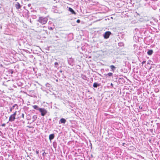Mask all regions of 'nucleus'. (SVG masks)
<instances>
[{
    "label": "nucleus",
    "instance_id": "obj_31",
    "mask_svg": "<svg viewBox=\"0 0 160 160\" xmlns=\"http://www.w3.org/2000/svg\"><path fill=\"white\" fill-rule=\"evenodd\" d=\"M139 108H142L140 107H140H139Z\"/></svg>",
    "mask_w": 160,
    "mask_h": 160
},
{
    "label": "nucleus",
    "instance_id": "obj_5",
    "mask_svg": "<svg viewBox=\"0 0 160 160\" xmlns=\"http://www.w3.org/2000/svg\"><path fill=\"white\" fill-rule=\"evenodd\" d=\"M111 33L110 32H106L104 35V37L105 39H107L109 38Z\"/></svg>",
    "mask_w": 160,
    "mask_h": 160
},
{
    "label": "nucleus",
    "instance_id": "obj_4",
    "mask_svg": "<svg viewBox=\"0 0 160 160\" xmlns=\"http://www.w3.org/2000/svg\"><path fill=\"white\" fill-rule=\"evenodd\" d=\"M39 111L41 113V115L42 116H44L47 113L46 111L44 108H40L39 109Z\"/></svg>",
    "mask_w": 160,
    "mask_h": 160
},
{
    "label": "nucleus",
    "instance_id": "obj_7",
    "mask_svg": "<svg viewBox=\"0 0 160 160\" xmlns=\"http://www.w3.org/2000/svg\"><path fill=\"white\" fill-rule=\"evenodd\" d=\"M118 82H119V83H121V84H122L124 83L125 80L123 78H121L118 79Z\"/></svg>",
    "mask_w": 160,
    "mask_h": 160
},
{
    "label": "nucleus",
    "instance_id": "obj_1",
    "mask_svg": "<svg viewBox=\"0 0 160 160\" xmlns=\"http://www.w3.org/2000/svg\"><path fill=\"white\" fill-rule=\"evenodd\" d=\"M17 112L16 111L13 114L11 115L9 118V120L10 122H12L14 121L15 119V116L16 115Z\"/></svg>",
    "mask_w": 160,
    "mask_h": 160
},
{
    "label": "nucleus",
    "instance_id": "obj_18",
    "mask_svg": "<svg viewBox=\"0 0 160 160\" xmlns=\"http://www.w3.org/2000/svg\"><path fill=\"white\" fill-rule=\"evenodd\" d=\"M58 62H55L54 63V66L56 68L58 67Z\"/></svg>",
    "mask_w": 160,
    "mask_h": 160
},
{
    "label": "nucleus",
    "instance_id": "obj_10",
    "mask_svg": "<svg viewBox=\"0 0 160 160\" xmlns=\"http://www.w3.org/2000/svg\"><path fill=\"white\" fill-rule=\"evenodd\" d=\"M66 122V120L63 118H62L60 119L59 121V123H61L64 124Z\"/></svg>",
    "mask_w": 160,
    "mask_h": 160
},
{
    "label": "nucleus",
    "instance_id": "obj_28",
    "mask_svg": "<svg viewBox=\"0 0 160 160\" xmlns=\"http://www.w3.org/2000/svg\"><path fill=\"white\" fill-rule=\"evenodd\" d=\"M49 138L50 139V135H49Z\"/></svg>",
    "mask_w": 160,
    "mask_h": 160
},
{
    "label": "nucleus",
    "instance_id": "obj_26",
    "mask_svg": "<svg viewBox=\"0 0 160 160\" xmlns=\"http://www.w3.org/2000/svg\"><path fill=\"white\" fill-rule=\"evenodd\" d=\"M36 152H37V154H38V151H37Z\"/></svg>",
    "mask_w": 160,
    "mask_h": 160
},
{
    "label": "nucleus",
    "instance_id": "obj_25",
    "mask_svg": "<svg viewBox=\"0 0 160 160\" xmlns=\"http://www.w3.org/2000/svg\"><path fill=\"white\" fill-rule=\"evenodd\" d=\"M111 85L113 87V84L112 83H111Z\"/></svg>",
    "mask_w": 160,
    "mask_h": 160
},
{
    "label": "nucleus",
    "instance_id": "obj_2",
    "mask_svg": "<svg viewBox=\"0 0 160 160\" xmlns=\"http://www.w3.org/2000/svg\"><path fill=\"white\" fill-rule=\"evenodd\" d=\"M26 130L28 132L32 133L35 132V129L32 126H27Z\"/></svg>",
    "mask_w": 160,
    "mask_h": 160
},
{
    "label": "nucleus",
    "instance_id": "obj_27",
    "mask_svg": "<svg viewBox=\"0 0 160 160\" xmlns=\"http://www.w3.org/2000/svg\"><path fill=\"white\" fill-rule=\"evenodd\" d=\"M50 29H51V30H52V27H51Z\"/></svg>",
    "mask_w": 160,
    "mask_h": 160
},
{
    "label": "nucleus",
    "instance_id": "obj_8",
    "mask_svg": "<svg viewBox=\"0 0 160 160\" xmlns=\"http://www.w3.org/2000/svg\"><path fill=\"white\" fill-rule=\"evenodd\" d=\"M101 85L100 83H98L97 82H94L93 84V86L95 88H97L98 87H99Z\"/></svg>",
    "mask_w": 160,
    "mask_h": 160
},
{
    "label": "nucleus",
    "instance_id": "obj_30",
    "mask_svg": "<svg viewBox=\"0 0 160 160\" xmlns=\"http://www.w3.org/2000/svg\"><path fill=\"white\" fill-rule=\"evenodd\" d=\"M139 108H142L140 107H140H139Z\"/></svg>",
    "mask_w": 160,
    "mask_h": 160
},
{
    "label": "nucleus",
    "instance_id": "obj_23",
    "mask_svg": "<svg viewBox=\"0 0 160 160\" xmlns=\"http://www.w3.org/2000/svg\"><path fill=\"white\" fill-rule=\"evenodd\" d=\"M22 117L23 118H24V114L23 113H22Z\"/></svg>",
    "mask_w": 160,
    "mask_h": 160
},
{
    "label": "nucleus",
    "instance_id": "obj_22",
    "mask_svg": "<svg viewBox=\"0 0 160 160\" xmlns=\"http://www.w3.org/2000/svg\"><path fill=\"white\" fill-rule=\"evenodd\" d=\"M5 125H6V124L5 123H3V124H2V127H4L5 126Z\"/></svg>",
    "mask_w": 160,
    "mask_h": 160
},
{
    "label": "nucleus",
    "instance_id": "obj_3",
    "mask_svg": "<svg viewBox=\"0 0 160 160\" xmlns=\"http://www.w3.org/2000/svg\"><path fill=\"white\" fill-rule=\"evenodd\" d=\"M38 21L40 23L42 24H45L47 22L46 19L42 17H40Z\"/></svg>",
    "mask_w": 160,
    "mask_h": 160
},
{
    "label": "nucleus",
    "instance_id": "obj_11",
    "mask_svg": "<svg viewBox=\"0 0 160 160\" xmlns=\"http://www.w3.org/2000/svg\"><path fill=\"white\" fill-rule=\"evenodd\" d=\"M69 11L72 14H76V13L74 11V10L71 8H68Z\"/></svg>",
    "mask_w": 160,
    "mask_h": 160
},
{
    "label": "nucleus",
    "instance_id": "obj_24",
    "mask_svg": "<svg viewBox=\"0 0 160 160\" xmlns=\"http://www.w3.org/2000/svg\"><path fill=\"white\" fill-rule=\"evenodd\" d=\"M10 71H11V74H12L13 73V71H12V70H10Z\"/></svg>",
    "mask_w": 160,
    "mask_h": 160
},
{
    "label": "nucleus",
    "instance_id": "obj_15",
    "mask_svg": "<svg viewBox=\"0 0 160 160\" xmlns=\"http://www.w3.org/2000/svg\"><path fill=\"white\" fill-rule=\"evenodd\" d=\"M52 38H52L54 40L56 41L57 40V39L56 38H58V37L57 35H56L55 37L53 36Z\"/></svg>",
    "mask_w": 160,
    "mask_h": 160
},
{
    "label": "nucleus",
    "instance_id": "obj_29",
    "mask_svg": "<svg viewBox=\"0 0 160 160\" xmlns=\"http://www.w3.org/2000/svg\"><path fill=\"white\" fill-rule=\"evenodd\" d=\"M139 108H142L140 107H140H139Z\"/></svg>",
    "mask_w": 160,
    "mask_h": 160
},
{
    "label": "nucleus",
    "instance_id": "obj_13",
    "mask_svg": "<svg viewBox=\"0 0 160 160\" xmlns=\"http://www.w3.org/2000/svg\"><path fill=\"white\" fill-rule=\"evenodd\" d=\"M104 75L106 77H107V76L111 77L113 75V73L112 72H109L108 74H105Z\"/></svg>",
    "mask_w": 160,
    "mask_h": 160
},
{
    "label": "nucleus",
    "instance_id": "obj_17",
    "mask_svg": "<svg viewBox=\"0 0 160 160\" xmlns=\"http://www.w3.org/2000/svg\"><path fill=\"white\" fill-rule=\"evenodd\" d=\"M54 137V134H51V140L53 139Z\"/></svg>",
    "mask_w": 160,
    "mask_h": 160
},
{
    "label": "nucleus",
    "instance_id": "obj_19",
    "mask_svg": "<svg viewBox=\"0 0 160 160\" xmlns=\"http://www.w3.org/2000/svg\"><path fill=\"white\" fill-rule=\"evenodd\" d=\"M119 46H123L124 45V43L122 42H119L118 43Z\"/></svg>",
    "mask_w": 160,
    "mask_h": 160
},
{
    "label": "nucleus",
    "instance_id": "obj_16",
    "mask_svg": "<svg viewBox=\"0 0 160 160\" xmlns=\"http://www.w3.org/2000/svg\"><path fill=\"white\" fill-rule=\"evenodd\" d=\"M52 11L54 13H57L58 11L57 9H54L53 8H52Z\"/></svg>",
    "mask_w": 160,
    "mask_h": 160
},
{
    "label": "nucleus",
    "instance_id": "obj_6",
    "mask_svg": "<svg viewBox=\"0 0 160 160\" xmlns=\"http://www.w3.org/2000/svg\"><path fill=\"white\" fill-rule=\"evenodd\" d=\"M109 67L110 68V71L113 72H114V71L116 68V67L113 65H111L109 66Z\"/></svg>",
    "mask_w": 160,
    "mask_h": 160
},
{
    "label": "nucleus",
    "instance_id": "obj_21",
    "mask_svg": "<svg viewBox=\"0 0 160 160\" xmlns=\"http://www.w3.org/2000/svg\"><path fill=\"white\" fill-rule=\"evenodd\" d=\"M146 62V61H143L142 62V64H144Z\"/></svg>",
    "mask_w": 160,
    "mask_h": 160
},
{
    "label": "nucleus",
    "instance_id": "obj_14",
    "mask_svg": "<svg viewBox=\"0 0 160 160\" xmlns=\"http://www.w3.org/2000/svg\"><path fill=\"white\" fill-rule=\"evenodd\" d=\"M32 107H33V108L34 109H36V110H39V109L40 108H38V106L36 105H35L33 106Z\"/></svg>",
    "mask_w": 160,
    "mask_h": 160
},
{
    "label": "nucleus",
    "instance_id": "obj_9",
    "mask_svg": "<svg viewBox=\"0 0 160 160\" xmlns=\"http://www.w3.org/2000/svg\"><path fill=\"white\" fill-rule=\"evenodd\" d=\"M15 6L17 9H19L21 7V6L18 2H17V3L15 4Z\"/></svg>",
    "mask_w": 160,
    "mask_h": 160
},
{
    "label": "nucleus",
    "instance_id": "obj_12",
    "mask_svg": "<svg viewBox=\"0 0 160 160\" xmlns=\"http://www.w3.org/2000/svg\"><path fill=\"white\" fill-rule=\"evenodd\" d=\"M153 53V51L152 50H149L147 52V54L149 55H151Z\"/></svg>",
    "mask_w": 160,
    "mask_h": 160
},
{
    "label": "nucleus",
    "instance_id": "obj_20",
    "mask_svg": "<svg viewBox=\"0 0 160 160\" xmlns=\"http://www.w3.org/2000/svg\"><path fill=\"white\" fill-rule=\"evenodd\" d=\"M80 20L79 19H78L77 21V22L78 23H80Z\"/></svg>",
    "mask_w": 160,
    "mask_h": 160
}]
</instances>
